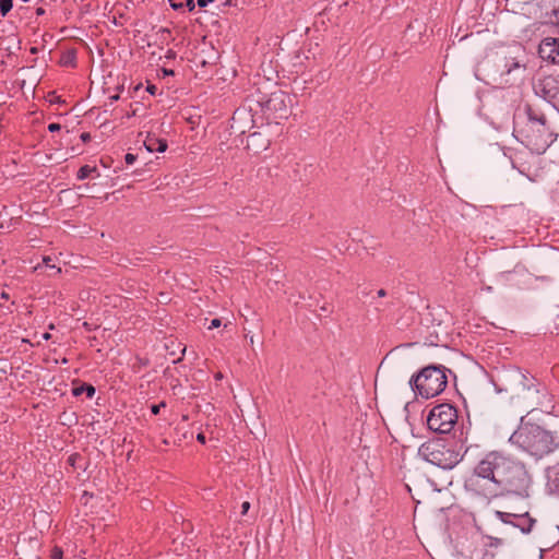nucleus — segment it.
<instances>
[{
	"label": "nucleus",
	"instance_id": "f257e3e1",
	"mask_svg": "<svg viewBox=\"0 0 559 559\" xmlns=\"http://www.w3.org/2000/svg\"><path fill=\"white\" fill-rule=\"evenodd\" d=\"M532 477L521 461L501 452L489 451L475 464L464 480V488L479 497L530 496Z\"/></svg>",
	"mask_w": 559,
	"mask_h": 559
},
{
	"label": "nucleus",
	"instance_id": "f03ea898",
	"mask_svg": "<svg viewBox=\"0 0 559 559\" xmlns=\"http://www.w3.org/2000/svg\"><path fill=\"white\" fill-rule=\"evenodd\" d=\"M513 134L522 144L537 154L544 153L554 142L552 132L544 114L526 106L525 116H518Z\"/></svg>",
	"mask_w": 559,
	"mask_h": 559
},
{
	"label": "nucleus",
	"instance_id": "7ed1b4c3",
	"mask_svg": "<svg viewBox=\"0 0 559 559\" xmlns=\"http://www.w3.org/2000/svg\"><path fill=\"white\" fill-rule=\"evenodd\" d=\"M510 441L536 459L550 454L559 447L551 432L530 423L522 424L511 435Z\"/></svg>",
	"mask_w": 559,
	"mask_h": 559
},
{
	"label": "nucleus",
	"instance_id": "20e7f679",
	"mask_svg": "<svg viewBox=\"0 0 559 559\" xmlns=\"http://www.w3.org/2000/svg\"><path fill=\"white\" fill-rule=\"evenodd\" d=\"M506 390L511 393V399H516L531 409L539 404V384L534 377L513 369L506 374Z\"/></svg>",
	"mask_w": 559,
	"mask_h": 559
},
{
	"label": "nucleus",
	"instance_id": "39448f33",
	"mask_svg": "<svg viewBox=\"0 0 559 559\" xmlns=\"http://www.w3.org/2000/svg\"><path fill=\"white\" fill-rule=\"evenodd\" d=\"M448 378L444 369L428 366L409 380L412 390L423 399L435 397L447 386Z\"/></svg>",
	"mask_w": 559,
	"mask_h": 559
},
{
	"label": "nucleus",
	"instance_id": "423d86ee",
	"mask_svg": "<svg viewBox=\"0 0 559 559\" xmlns=\"http://www.w3.org/2000/svg\"><path fill=\"white\" fill-rule=\"evenodd\" d=\"M418 453L425 461L443 469L453 468L462 460L459 451L442 442L424 443Z\"/></svg>",
	"mask_w": 559,
	"mask_h": 559
},
{
	"label": "nucleus",
	"instance_id": "0eeeda50",
	"mask_svg": "<svg viewBox=\"0 0 559 559\" xmlns=\"http://www.w3.org/2000/svg\"><path fill=\"white\" fill-rule=\"evenodd\" d=\"M293 100V97L283 91L271 93L267 99L262 103L266 119L275 123L288 119L294 105Z\"/></svg>",
	"mask_w": 559,
	"mask_h": 559
},
{
	"label": "nucleus",
	"instance_id": "6e6552de",
	"mask_svg": "<svg viewBox=\"0 0 559 559\" xmlns=\"http://www.w3.org/2000/svg\"><path fill=\"white\" fill-rule=\"evenodd\" d=\"M457 421V412L450 404L435 406L427 417L428 428L438 433H449Z\"/></svg>",
	"mask_w": 559,
	"mask_h": 559
},
{
	"label": "nucleus",
	"instance_id": "1a4fd4ad",
	"mask_svg": "<svg viewBox=\"0 0 559 559\" xmlns=\"http://www.w3.org/2000/svg\"><path fill=\"white\" fill-rule=\"evenodd\" d=\"M271 144L269 136L262 131H253L248 135L246 148L253 154L266 151Z\"/></svg>",
	"mask_w": 559,
	"mask_h": 559
},
{
	"label": "nucleus",
	"instance_id": "9d476101",
	"mask_svg": "<svg viewBox=\"0 0 559 559\" xmlns=\"http://www.w3.org/2000/svg\"><path fill=\"white\" fill-rule=\"evenodd\" d=\"M252 115L246 110L235 111L231 118V129L240 134H245L252 128Z\"/></svg>",
	"mask_w": 559,
	"mask_h": 559
},
{
	"label": "nucleus",
	"instance_id": "9b49d317",
	"mask_svg": "<svg viewBox=\"0 0 559 559\" xmlns=\"http://www.w3.org/2000/svg\"><path fill=\"white\" fill-rule=\"evenodd\" d=\"M539 52L543 58L559 62V38L544 39L539 46Z\"/></svg>",
	"mask_w": 559,
	"mask_h": 559
},
{
	"label": "nucleus",
	"instance_id": "f8f14e48",
	"mask_svg": "<svg viewBox=\"0 0 559 559\" xmlns=\"http://www.w3.org/2000/svg\"><path fill=\"white\" fill-rule=\"evenodd\" d=\"M535 523H536V520L533 519L530 515L528 511L525 509L523 511L515 513V518L512 522V525L514 527H518L522 533L528 534L532 532Z\"/></svg>",
	"mask_w": 559,
	"mask_h": 559
},
{
	"label": "nucleus",
	"instance_id": "ddd939ff",
	"mask_svg": "<svg viewBox=\"0 0 559 559\" xmlns=\"http://www.w3.org/2000/svg\"><path fill=\"white\" fill-rule=\"evenodd\" d=\"M557 84L558 81L551 75L545 76L540 81L542 93L545 99L551 100L557 97L559 93V87Z\"/></svg>",
	"mask_w": 559,
	"mask_h": 559
},
{
	"label": "nucleus",
	"instance_id": "4468645a",
	"mask_svg": "<svg viewBox=\"0 0 559 559\" xmlns=\"http://www.w3.org/2000/svg\"><path fill=\"white\" fill-rule=\"evenodd\" d=\"M547 488L551 493L559 495V464L548 467L546 472Z\"/></svg>",
	"mask_w": 559,
	"mask_h": 559
},
{
	"label": "nucleus",
	"instance_id": "2eb2a0df",
	"mask_svg": "<svg viewBox=\"0 0 559 559\" xmlns=\"http://www.w3.org/2000/svg\"><path fill=\"white\" fill-rule=\"evenodd\" d=\"M144 146L145 148L153 153V152H159L163 153L167 150V141L164 139H158L153 135H147L144 140Z\"/></svg>",
	"mask_w": 559,
	"mask_h": 559
},
{
	"label": "nucleus",
	"instance_id": "dca6fc26",
	"mask_svg": "<svg viewBox=\"0 0 559 559\" xmlns=\"http://www.w3.org/2000/svg\"><path fill=\"white\" fill-rule=\"evenodd\" d=\"M170 7L174 10H180L183 8H188L189 11H192L194 9V0H168Z\"/></svg>",
	"mask_w": 559,
	"mask_h": 559
},
{
	"label": "nucleus",
	"instance_id": "f3484780",
	"mask_svg": "<svg viewBox=\"0 0 559 559\" xmlns=\"http://www.w3.org/2000/svg\"><path fill=\"white\" fill-rule=\"evenodd\" d=\"M85 392L88 397H93V395L95 394V388L91 384H85V385L76 386L72 391L73 395H75V396H79Z\"/></svg>",
	"mask_w": 559,
	"mask_h": 559
},
{
	"label": "nucleus",
	"instance_id": "a211bd4d",
	"mask_svg": "<svg viewBox=\"0 0 559 559\" xmlns=\"http://www.w3.org/2000/svg\"><path fill=\"white\" fill-rule=\"evenodd\" d=\"M516 512H503V511H496V516L503 523L511 524L515 518Z\"/></svg>",
	"mask_w": 559,
	"mask_h": 559
},
{
	"label": "nucleus",
	"instance_id": "6ab92c4d",
	"mask_svg": "<svg viewBox=\"0 0 559 559\" xmlns=\"http://www.w3.org/2000/svg\"><path fill=\"white\" fill-rule=\"evenodd\" d=\"M94 171H96L95 167L84 165L78 170L76 177L79 180H84Z\"/></svg>",
	"mask_w": 559,
	"mask_h": 559
},
{
	"label": "nucleus",
	"instance_id": "aec40b11",
	"mask_svg": "<svg viewBox=\"0 0 559 559\" xmlns=\"http://www.w3.org/2000/svg\"><path fill=\"white\" fill-rule=\"evenodd\" d=\"M13 7V0H0V12L2 16H5Z\"/></svg>",
	"mask_w": 559,
	"mask_h": 559
},
{
	"label": "nucleus",
	"instance_id": "412c9836",
	"mask_svg": "<svg viewBox=\"0 0 559 559\" xmlns=\"http://www.w3.org/2000/svg\"><path fill=\"white\" fill-rule=\"evenodd\" d=\"M63 551L59 547H55L51 551V559H62Z\"/></svg>",
	"mask_w": 559,
	"mask_h": 559
},
{
	"label": "nucleus",
	"instance_id": "4be33fe9",
	"mask_svg": "<svg viewBox=\"0 0 559 559\" xmlns=\"http://www.w3.org/2000/svg\"><path fill=\"white\" fill-rule=\"evenodd\" d=\"M166 407V403L165 402H160L159 404H154L151 406V412L154 414V415H157L160 411V408H164Z\"/></svg>",
	"mask_w": 559,
	"mask_h": 559
},
{
	"label": "nucleus",
	"instance_id": "5701e85b",
	"mask_svg": "<svg viewBox=\"0 0 559 559\" xmlns=\"http://www.w3.org/2000/svg\"><path fill=\"white\" fill-rule=\"evenodd\" d=\"M124 160L128 165H131L136 160V156L134 154L128 153L124 156Z\"/></svg>",
	"mask_w": 559,
	"mask_h": 559
},
{
	"label": "nucleus",
	"instance_id": "b1692460",
	"mask_svg": "<svg viewBox=\"0 0 559 559\" xmlns=\"http://www.w3.org/2000/svg\"><path fill=\"white\" fill-rule=\"evenodd\" d=\"M222 324V321L219 319H213L209 325V330L219 328Z\"/></svg>",
	"mask_w": 559,
	"mask_h": 559
},
{
	"label": "nucleus",
	"instance_id": "393cba45",
	"mask_svg": "<svg viewBox=\"0 0 559 559\" xmlns=\"http://www.w3.org/2000/svg\"><path fill=\"white\" fill-rule=\"evenodd\" d=\"M61 129V126L59 123H50L48 126V130L50 132H56V131H59Z\"/></svg>",
	"mask_w": 559,
	"mask_h": 559
},
{
	"label": "nucleus",
	"instance_id": "a878e982",
	"mask_svg": "<svg viewBox=\"0 0 559 559\" xmlns=\"http://www.w3.org/2000/svg\"><path fill=\"white\" fill-rule=\"evenodd\" d=\"M43 262L45 263V265H46L47 267L56 269V265L50 264V262H51V258H50V257H44V258H43Z\"/></svg>",
	"mask_w": 559,
	"mask_h": 559
},
{
	"label": "nucleus",
	"instance_id": "bb28decb",
	"mask_svg": "<svg viewBox=\"0 0 559 559\" xmlns=\"http://www.w3.org/2000/svg\"><path fill=\"white\" fill-rule=\"evenodd\" d=\"M250 509V502L245 501L241 504V514H246Z\"/></svg>",
	"mask_w": 559,
	"mask_h": 559
},
{
	"label": "nucleus",
	"instance_id": "cd10ccee",
	"mask_svg": "<svg viewBox=\"0 0 559 559\" xmlns=\"http://www.w3.org/2000/svg\"><path fill=\"white\" fill-rule=\"evenodd\" d=\"M214 0H198V5L200 8L206 7L209 3L213 2Z\"/></svg>",
	"mask_w": 559,
	"mask_h": 559
},
{
	"label": "nucleus",
	"instance_id": "c85d7f7f",
	"mask_svg": "<svg viewBox=\"0 0 559 559\" xmlns=\"http://www.w3.org/2000/svg\"><path fill=\"white\" fill-rule=\"evenodd\" d=\"M146 90H147V92H148L150 94L155 95V93H156V91H157V87H156L155 85L151 84V85H148V86H147V88H146Z\"/></svg>",
	"mask_w": 559,
	"mask_h": 559
},
{
	"label": "nucleus",
	"instance_id": "c756f323",
	"mask_svg": "<svg viewBox=\"0 0 559 559\" xmlns=\"http://www.w3.org/2000/svg\"><path fill=\"white\" fill-rule=\"evenodd\" d=\"M9 299V294L4 290H2L0 293V300H8ZM2 306V304L0 302V307Z\"/></svg>",
	"mask_w": 559,
	"mask_h": 559
},
{
	"label": "nucleus",
	"instance_id": "7c9ffc66",
	"mask_svg": "<svg viewBox=\"0 0 559 559\" xmlns=\"http://www.w3.org/2000/svg\"><path fill=\"white\" fill-rule=\"evenodd\" d=\"M81 140H82L83 142H87V141H90V140H91V135H90V133H87V132L82 133V134H81Z\"/></svg>",
	"mask_w": 559,
	"mask_h": 559
},
{
	"label": "nucleus",
	"instance_id": "2f4dec72",
	"mask_svg": "<svg viewBox=\"0 0 559 559\" xmlns=\"http://www.w3.org/2000/svg\"><path fill=\"white\" fill-rule=\"evenodd\" d=\"M197 440L201 443H205V436L203 433H199L197 436Z\"/></svg>",
	"mask_w": 559,
	"mask_h": 559
},
{
	"label": "nucleus",
	"instance_id": "473e14b6",
	"mask_svg": "<svg viewBox=\"0 0 559 559\" xmlns=\"http://www.w3.org/2000/svg\"><path fill=\"white\" fill-rule=\"evenodd\" d=\"M377 295H378V297H384V296H386V292L383 288H381L377 292Z\"/></svg>",
	"mask_w": 559,
	"mask_h": 559
},
{
	"label": "nucleus",
	"instance_id": "72a5a7b5",
	"mask_svg": "<svg viewBox=\"0 0 559 559\" xmlns=\"http://www.w3.org/2000/svg\"><path fill=\"white\" fill-rule=\"evenodd\" d=\"M50 337H51V335H50V333H48V332H46V333H44V334H43V338H44L45 341L50 340Z\"/></svg>",
	"mask_w": 559,
	"mask_h": 559
},
{
	"label": "nucleus",
	"instance_id": "f704fd0d",
	"mask_svg": "<svg viewBox=\"0 0 559 559\" xmlns=\"http://www.w3.org/2000/svg\"><path fill=\"white\" fill-rule=\"evenodd\" d=\"M36 13H37V15H41V14H44V13H45V10H44L43 8H38V9L36 10Z\"/></svg>",
	"mask_w": 559,
	"mask_h": 559
},
{
	"label": "nucleus",
	"instance_id": "c9c22d12",
	"mask_svg": "<svg viewBox=\"0 0 559 559\" xmlns=\"http://www.w3.org/2000/svg\"><path fill=\"white\" fill-rule=\"evenodd\" d=\"M215 379H216V380H222V379H223V374H222V372H217V373L215 374Z\"/></svg>",
	"mask_w": 559,
	"mask_h": 559
},
{
	"label": "nucleus",
	"instance_id": "e433bc0d",
	"mask_svg": "<svg viewBox=\"0 0 559 559\" xmlns=\"http://www.w3.org/2000/svg\"><path fill=\"white\" fill-rule=\"evenodd\" d=\"M554 14L556 15L557 22L559 23V9L554 10Z\"/></svg>",
	"mask_w": 559,
	"mask_h": 559
},
{
	"label": "nucleus",
	"instance_id": "4c0bfd02",
	"mask_svg": "<svg viewBox=\"0 0 559 559\" xmlns=\"http://www.w3.org/2000/svg\"><path fill=\"white\" fill-rule=\"evenodd\" d=\"M110 99H111L112 102L118 100V99H119V95H118V94H116V95H114V96H110Z\"/></svg>",
	"mask_w": 559,
	"mask_h": 559
},
{
	"label": "nucleus",
	"instance_id": "58836bf2",
	"mask_svg": "<svg viewBox=\"0 0 559 559\" xmlns=\"http://www.w3.org/2000/svg\"><path fill=\"white\" fill-rule=\"evenodd\" d=\"M189 419L188 415H182V420L187 421Z\"/></svg>",
	"mask_w": 559,
	"mask_h": 559
},
{
	"label": "nucleus",
	"instance_id": "ea45409f",
	"mask_svg": "<svg viewBox=\"0 0 559 559\" xmlns=\"http://www.w3.org/2000/svg\"><path fill=\"white\" fill-rule=\"evenodd\" d=\"M250 343L253 344L254 343V340H253V336L250 337Z\"/></svg>",
	"mask_w": 559,
	"mask_h": 559
},
{
	"label": "nucleus",
	"instance_id": "a19ab883",
	"mask_svg": "<svg viewBox=\"0 0 559 559\" xmlns=\"http://www.w3.org/2000/svg\"><path fill=\"white\" fill-rule=\"evenodd\" d=\"M134 115H135V111L130 112V115H128V117H130V116H134Z\"/></svg>",
	"mask_w": 559,
	"mask_h": 559
},
{
	"label": "nucleus",
	"instance_id": "79ce46f5",
	"mask_svg": "<svg viewBox=\"0 0 559 559\" xmlns=\"http://www.w3.org/2000/svg\"><path fill=\"white\" fill-rule=\"evenodd\" d=\"M23 2H28V0H22Z\"/></svg>",
	"mask_w": 559,
	"mask_h": 559
}]
</instances>
